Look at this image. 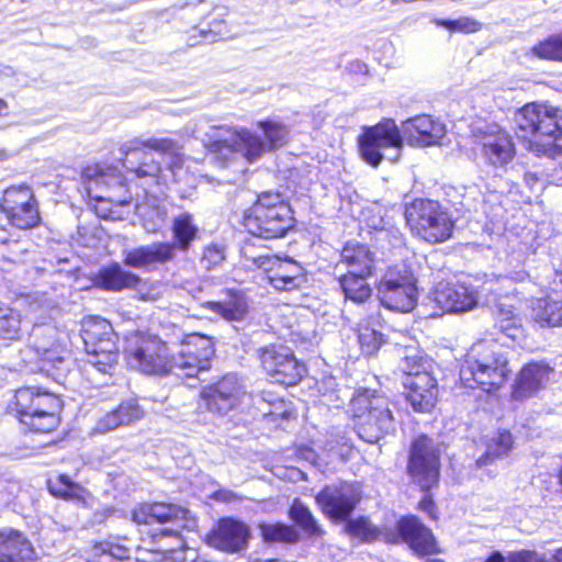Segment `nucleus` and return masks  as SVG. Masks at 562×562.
<instances>
[{
	"label": "nucleus",
	"mask_w": 562,
	"mask_h": 562,
	"mask_svg": "<svg viewBox=\"0 0 562 562\" xmlns=\"http://www.w3.org/2000/svg\"><path fill=\"white\" fill-rule=\"evenodd\" d=\"M82 177L88 182L89 191L102 186L106 188L124 186V177L113 166H102L99 164L87 166L82 170Z\"/></svg>",
	"instance_id": "473e14b6"
},
{
	"label": "nucleus",
	"mask_w": 562,
	"mask_h": 562,
	"mask_svg": "<svg viewBox=\"0 0 562 562\" xmlns=\"http://www.w3.org/2000/svg\"><path fill=\"white\" fill-rule=\"evenodd\" d=\"M475 149L484 161L495 168L506 167L516 155L510 134L498 124L485 120H474L470 124Z\"/></svg>",
	"instance_id": "9d476101"
},
{
	"label": "nucleus",
	"mask_w": 562,
	"mask_h": 562,
	"mask_svg": "<svg viewBox=\"0 0 562 562\" xmlns=\"http://www.w3.org/2000/svg\"><path fill=\"white\" fill-rule=\"evenodd\" d=\"M532 317L541 326H561L562 300L553 297L537 299L532 304Z\"/></svg>",
	"instance_id": "f704fd0d"
},
{
	"label": "nucleus",
	"mask_w": 562,
	"mask_h": 562,
	"mask_svg": "<svg viewBox=\"0 0 562 562\" xmlns=\"http://www.w3.org/2000/svg\"><path fill=\"white\" fill-rule=\"evenodd\" d=\"M48 488L53 495L65 499L82 498L85 492L82 486L72 482L70 477L65 474L58 475L55 480H49Z\"/></svg>",
	"instance_id": "c03bdc74"
},
{
	"label": "nucleus",
	"mask_w": 562,
	"mask_h": 562,
	"mask_svg": "<svg viewBox=\"0 0 562 562\" xmlns=\"http://www.w3.org/2000/svg\"><path fill=\"white\" fill-rule=\"evenodd\" d=\"M12 404L16 418L30 431L50 432L59 425L63 402L53 392L38 386H23L15 391Z\"/></svg>",
	"instance_id": "0eeeda50"
},
{
	"label": "nucleus",
	"mask_w": 562,
	"mask_h": 562,
	"mask_svg": "<svg viewBox=\"0 0 562 562\" xmlns=\"http://www.w3.org/2000/svg\"><path fill=\"white\" fill-rule=\"evenodd\" d=\"M0 206L11 224L19 228H31L40 222L37 203L27 186L8 188L3 193Z\"/></svg>",
	"instance_id": "6ab92c4d"
},
{
	"label": "nucleus",
	"mask_w": 562,
	"mask_h": 562,
	"mask_svg": "<svg viewBox=\"0 0 562 562\" xmlns=\"http://www.w3.org/2000/svg\"><path fill=\"white\" fill-rule=\"evenodd\" d=\"M259 529L266 542L295 543L300 539L299 531L282 522L260 524Z\"/></svg>",
	"instance_id": "79ce46f5"
},
{
	"label": "nucleus",
	"mask_w": 562,
	"mask_h": 562,
	"mask_svg": "<svg viewBox=\"0 0 562 562\" xmlns=\"http://www.w3.org/2000/svg\"><path fill=\"white\" fill-rule=\"evenodd\" d=\"M359 501V487L350 483H342L339 486H326L316 495V502L324 514L333 519L349 517Z\"/></svg>",
	"instance_id": "412c9836"
},
{
	"label": "nucleus",
	"mask_w": 562,
	"mask_h": 562,
	"mask_svg": "<svg viewBox=\"0 0 562 562\" xmlns=\"http://www.w3.org/2000/svg\"><path fill=\"white\" fill-rule=\"evenodd\" d=\"M243 256L246 262L262 269L269 283L278 291H292L304 281L303 267L293 259H281L267 254L254 255L245 247Z\"/></svg>",
	"instance_id": "2eb2a0df"
},
{
	"label": "nucleus",
	"mask_w": 562,
	"mask_h": 562,
	"mask_svg": "<svg viewBox=\"0 0 562 562\" xmlns=\"http://www.w3.org/2000/svg\"><path fill=\"white\" fill-rule=\"evenodd\" d=\"M544 562H562V547L558 550H555L554 554L552 555L551 560H548L544 557Z\"/></svg>",
	"instance_id": "052dcab7"
},
{
	"label": "nucleus",
	"mask_w": 562,
	"mask_h": 562,
	"mask_svg": "<svg viewBox=\"0 0 562 562\" xmlns=\"http://www.w3.org/2000/svg\"><path fill=\"white\" fill-rule=\"evenodd\" d=\"M33 347L41 364L40 370L49 372L50 369H59L67 353L66 346L57 337L56 328L52 326L36 327L33 331Z\"/></svg>",
	"instance_id": "b1692460"
},
{
	"label": "nucleus",
	"mask_w": 562,
	"mask_h": 562,
	"mask_svg": "<svg viewBox=\"0 0 562 562\" xmlns=\"http://www.w3.org/2000/svg\"><path fill=\"white\" fill-rule=\"evenodd\" d=\"M260 360L273 383L295 385L305 373V367L297 361L290 348L283 345L262 348Z\"/></svg>",
	"instance_id": "f3484780"
},
{
	"label": "nucleus",
	"mask_w": 562,
	"mask_h": 562,
	"mask_svg": "<svg viewBox=\"0 0 562 562\" xmlns=\"http://www.w3.org/2000/svg\"><path fill=\"white\" fill-rule=\"evenodd\" d=\"M32 543L20 531L0 529V562H34Z\"/></svg>",
	"instance_id": "cd10ccee"
},
{
	"label": "nucleus",
	"mask_w": 562,
	"mask_h": 562,
	"mask_svg": "<svg viewBox=\"0 0 562 562\" xmlns=\"http://www.w3.org/2000/svg\"><path fill=\"white\" fill-rule=\"evenodd\" d=\"M225 258V246L212 243L204 247L200 262L204 269L211 270L221 266Z\"/></svg>",
	"instance_id": "603ef678"
},
{
	"label": "nucleus",
	"mask_w": 562,
	"mask_h": 562,
	"mask_svg": "<svg viewBox=\"0 0 562 562\" xmlns=\"http://www.w3.org/2000/svg\"><path fill=\"white\" fill-rule=\"evenodd\" d=\"M202 306L227 321L241 319L247 312V304L240 295H233L223 302L206 301Z\"/></svg>",
	"instance_id": "4c0bfd02"
},
{
	"label": "nucleus",
	"mask_w": 562,
	"mask_h": 562,
	"mask_svg": "<svg viewBox=\"0 0 562 562\" xmlns=\"http://www.w3.org/2000/svg\"><path fill=\"white\" fill-rule=\"evenodd\" d=\"M198 226L193 223V217L189 213H182L175 217L172 223V234L175 238V249L179 248L186 251L191 243L196 238Z\"/></svg>",
	"instance_id": "e433bc0d"
},
{
	"label": "nucleus",
	"mask_w": 562,
	"mask_h": 562,
	"mask_svg": "<svg viewBox=\"0 0 562 562\" xmlns=\"http://www.w3.org/2000/svg\"><path fill=\"white\" fill-rule=\"evenodd\" d=\"M244 225L254 236L265 239L279 238L294 226L290 204L279 192L266 191L245 214Z\"/></svg>",
	"instance_id": "6e6552de"
},
{
	"label": "nucleus",
	"mask_w": 562,
	"mask_h": 562,
	"mask_svg": "<svg viewBox=\"0 0 562 562\" xmlns=\"http://www.w3.org/2000/svg\"><path fill=\"white\" fill-rule=\"evenodd\" d=\"M8 113V105L7 103L0 99V115H7Z\"/></svg>",
	"instance_id": "0e129e2a"
},
{
	"label": "nucleus",
	"mask_w": 562,
	"mask_h": 562,
	"mask_svg": "<svg viewBox=\"0 0 562 562\" xmlns=\"http://www.w3.org/2000/svg\"><path fill=\"white\" fill-rule=\"evenodd\" d=\"M358 339L362 352L367 356L374 355L383 342V335L373 326L360 324Z\"/></svg>",
	"instance_id": "49530a36"
},
{
	"label": "nucleus",
	"mask_w": 562,
	"mask_h": 562,
	"mask_svg": "<svg viewBox=\"0 0 562 562\" xmlns=\"http://www.w3.org/2000/svg\"><path fill=\"white\" fill-rule=\"evenodd\" d=\"M210 497L216 502L233 503L238 501L240 497L231 490L221 488L213 492Z\"/></svg>",
	"instance_id": "4d7b16f0"
},
{
	"label": "nucleus",
	"mask_w": 562,
	"mask_h": 562,
	"mask_svg": "<svg viewBox=\"0 0 562 562\" xmlns=\"http://www.w3.org/2000/svg\"><path fill=\"white\" fill-rule=\"evenodd\" d=\"M396 530L397 533H386L384 540L396 543L401 538L418 555L440 553L432 531L416 516L402 517L396 524Z\"/></svg>",
	"instance_id": "aec40b11"
},
{
	"label": "nucleus",
	"mask_w": 562,
	"mask_h": 562,
	"mask_svg": "<svg viewBox=\"0 0 562 562\" xmlns=\"http://www.w3.org/2000/svg\"><path fill=\"white\" fill-rule=\"evenodd\" d=\"M201 34L204 37V42H213V41H215V35L213 34L212 31L201 30Z\"/></svg>",
	"instance_id": "680f3d73"
},
{
	"label": "nucleus",
	"mask_w": 562,
	"mask_h": 562,
	"mask_svg": "<svg viewBox=\"0 0 562 562\" xmlns=\"http://www.w3.org/2000/svg\"><path fill=\"white\" fill-rule=\"evenodd\" d=\"M419 508L432 517L434 503L429 495H425L423 497V499L419 502Z\"/></svg>",
	"instance_id": "bf43d9fd"
},
{
	"label": "nucleus",
	"mask_w": 562,
	"mask_h": 562,
	"mask_svg": "<svg viewBox=\"0 0 562 562\" xmlns=\"http://www.w3.org/2000/svg\"><path fill=\"white\" fill-rule=\"evenodd\" d=\"M552 369L544 363H529L525 366L514 385L515 400H524L532 396L548 382Z\"/></svg>",
	"instance_id": "c85d7f7f"
},
{
	"label": "nucleus",
	"mask_w": 562,
	"mask_h": 562,
	"mask_svg": "<svg viewBox=\"0 0 562 562\" xmlns=\"http://www.w3.org/2000/svg\"><path fill=\"white\" fill-rule=\"evenodd\" d=\"M435 24L437 26L445 27L451 32H459L465 34L475 33L482 29L481 22L469 16H461L456 20H435Z\"/></svg>",
	"instance_id": "3c124183"
},
{
	"label": "nucleus",
	"mask_w": 562,
	"mask_h": 562,
	"mask_svg": "<svg viewBox=\"0 0 562 562\" xmlns=\"http://www.w3.org/2000/svg\"><path fill=\"white\" fill-rule=\"evenodd\" d=\"M137 295L143 301H156L158 299V292L153 284H147L140 280V283L134 288Z\"/></svg>",
	"instance_id": "5fc2aeb1"
},
{
	"label": "nucleus",
	"mask_w": 562,
	"mask_h": 562,
	"mask_svg": "<svg viewBox=\"0 0 562 562\" xmlns=\"http://www.w3.org/2000/svg\"><path fill=\"white\" fill-rule=\"evenodd\" d=\"M191 550L192 549L188 548L171 550L164 557V562H186L187 560L191 561Z\"/></svg>",
	"instance_id": "6e6d98bb"
},
{
	"label": "nucleus",
	"mask_w": 562,
	"mask_h": 562,
	"mask_svg": "<svg viewBox=\"0 0 562 562\" xmlns=\"http://www.w3.org/2000/svg\"><path fill=\"white\" fill-rule=\"evenodd\" d=\"M130 555V550L113 541H102L92 548L90 562H122Z\"/></svg>",
	"instance_id": "a19ab883"
},
{
	"label": "nucleus",
	"mask_w": 562,
	"mask_h": 562,
	"mask_svg": "<svg viewBox=\"0 0 562 562\" xmlns=\"http://www.w3.org/2000/svg\"><path fill=\"white\" fill-rule=\"evenodd\" d=\"M557 274L560 277V282L562 283V261L557 268Z\"/></svg>",
	"instance_id": "69168bd1"
},
{
	"label": "nucleus",
	"mask_w": 562,
	"mask_h": 562,
	"mask_svg": "<svg viewBox=\"0 0 562 562\" xmlns=\"http://www.w3.org/2000/svg\"><path fill=\"white\" fill-rule=\"evenodd\" d=\"M430 363L417 355H406L402 361L401 369L405 376L417 372H429Z\"/></svg>",
	"instance_id": "864d4df0"
},
{
	"label": "nucleus",
	"mask_w": 562,
	"mask_h": 562,
	"mask_svg": "<svg viewBox=\"0 0 562 562\" xmlns=\"http://www.w3.org/2000/svg\"><path fill=\"white\" fill-rule=\"evenodd\" d=\"M375 265V254L367 245L360 243H347L340 254V262L337 266L346 268V272L372 276Z\"/></svg>",
	"instance_id": "c756f323"
},
{
	"label": "nucleus",
	"mask_w": 562,
	"mask_h": 562,
	"mask_svg": "<svg viewBox=\"0 0 562 562\" xmlns=\"http://www.w3.org/2000/svg\"><path fill=\"white\" fill-rule=\"evenodd\" d=\"M514 120L529 151L548 157L562 151V109L530 102L516 111Z\"/></svg>",
	"instance_id": "20e7f679"
},
{
	"label": "nucleus",
	"mask_w": 562,
	"mask_h": 562,
	"mask_svg": "<svg viewBox=\"0 0 562 562\" xmlns=\"http://www.w3.org/2000/svg\"><path fill=\"white\" fill-rule=\"evenodd\" d=\"M249 528L233 517L221 518L206 536L210 547L227 553L241 551L249 539Z\"/></svg>",
	"instance_id": "5701e85b"
},
{
	"label": "nucleus",
	"mask_w": 562,
	"mask_h": 562,
	"mask_svg": "<svg viewBox=\"0 0 562 562\" xmlns=\"http://www.w3.org/2000/svg\"><path fill=\"white\" fill-rule=\"evenodd\" d=\"M559 477H560V483H561V485H562V467H561V470H560V475H559Z\"/></svg>",
	"instance_id": "774afa93"
},
{
	"label": "nucleus",
	"mask_w": 562,
	"mask_h": 562,
	"mask_svg": "<svg viewBox=\"0 0 562 562\" xmlns=\"http://www.w3.org/2000/svg\"><path fill=\"white\" fill-rule=\"evenodd\" d=\"M484 562H544V554L535 550L510 551L503 555L499 551H494Z\"/></svg>",
	"instance_id": "09e8293b"
},
{
	"label": "nucleus",
	"mask_w": 562,
	"mask_h": 562,
	"mask_svg": "<svg viewBox=\"0 0 562 562\" xmlns=\"http://www.w3.org/2000/svg\"><path fill=\"white\" fill-rule=\"evenodd\" d=\"M513 448V437L509 431L501 430L491 438L487 443L486 454L477 460V464L484 465L490 460L507 456Z\"/></svg>",
	"instance_id": "37998d69"
},
{
	"label": "nucleus",
	"mask_w": 562,
	"mask_h": 562,
	"mask_svg": "<svg viewBox=\"0 0 562 562\" xmlns=\"http://www.w3.org/2000/svg\"><path fill=\"white\" fill-rule=\"evenodd\" d=\"M406 389V400L413 409L428 413L435 406L438 396V385L430 372H417L405 376L403 381Z\"/></svg>",
	"instance_id": "a878e982"
},
{
	"label": "nucleus",
	"mask_w": 562,
	"mask_h": 562,
	"mask_svg": "<svg viewBox=\"0 0 562 562\" xmlns=\"http://www.w3.org/2000/svg\"><path fill=\"white\" fill-rule=\"evenodd\" d=\"M372 228L375 229V239L380 243L387 241L390 248H397L403 245V236L401 231L385 221L383 217L379 220V223H373Z\"/></svg>",
	"instance_id": "8fccbe9b"
},
{
	"label": "nucleus",
	"mask_w": 562,
	"mask_h": 562,
	"mask_svg": "<svg viewBox=\"0 0 562 562\" xmlns=\"http://www.w3.org/2000/svg\"><path fill=\"white\" fill-rule=\"evenodd\" d=\"M257 125L262 131L265 139L244 127H221L220 138L210 146V151L216 164L227 167L238 157L252 164L266 153L276 150L288 142L290 131L283 123L265 120L259 121Z\"/></svg>",
	"instance_id": "f03ea898"
},
{
	"label": "nucleus",
	"mask_w": 562,
	"mask_h": 562,
	"mask_svg": "<svg viewBox=\"0 0 562 562\" xmlns=\"http://www.w3.org/2000/svg\"><path fill=\"white\" fill-rule=\"evenodd\" d=\"M510 373L507 356L492 339H480L468 350L460 369V381L469 389L498 390Z\"/></svg>",
	"instance_id": "39448f33"
},
{
	"label": "nucleus",
	"mask_w": 562,
	"mask_h": 562,
	"mask_svg": "<svg viewBox=\"0 0 562 562\" xmlns=\"http://www.w3.org/2000/svg\"><path fill=\"white\" fill-rule=\"evenodd\" d=\"M131 367L148 375L172 372V358L167 345L157 336L136 334L126 348Z\"/></svg>",
	"instance_id": "ddd939ff"
},
{
	"label": "nucleus",
	"mask_w": 562,
	"mask_h": 562,
	"mask_svg": "<svg viewBox=\"0 0 562 562\" xmlns=\"http://www.w3.org/2000/svg\"><path fill=\"white\" fill-rule=\"evenodd\" d=\"M22 336V317L19 312L0 308V347L19 340Z\"/></svg>",
	"instance_id": "58836bf2"
},
{
	"label": "nucleus",
	"mask_w": 562,
	"mask_h": 562,
	"mask_svg": "<svg viewBox=\"0 0 562 562\" xmlns=\"http://www.w3.org/2000/svg\"><path fill=\"white\" fill-rule=\"evenodd\" d=\"M144 415L136 400L123 401L115 409L102 416L95 427V432H108L121 426H127L139 420Z\"/></svg>",
	"instance_id": "7c9ffc66"
},
{
	"label": "nucleus",
	"mask_w": 562,
	"mask_h": 562,
	"mask_svg": "<svg viewBox=\"0 0 562 562\" xmlns=\"http://www.w3.org/2000/svg\"><path fill=\"white\" fill-rule=\"evenodd\" d=\"M350 412L355 429L366 442L376 443L394 430L390 401L376 391L358 390L350 401Z\"/></svg>",
	"instance_id": "423d86ee"
},
{
	"label": "nucleus",
	"mask_w": 562,
	"mask_h": 562,
	"mask_svg": "<svg viewBox=\"0 0 562 562\" xmlns=\"http://www.w3.org/2000/svg\"><path fill=\"white\" fill-rule=\"evenodd\" d=\"M175 258V245L153 243L125 251L124 263L136 269H151Z\"/></svg>",
	"instance_id": "bb28decb"
},
{
	"label": "nucleus",
	"mask_w": 562,
	"mask_h": 562,
	"mask_svg": "<svg viewBox=\"0 0 562 562\" xmlns=\"http://www.w3.org/2000/svg\"><path fill=\"white\" fill-rule=\"evenodd\" d=\"M369 274L345 272L338 277V282L345 297L356 302H366L372 293V290L368 283Z\"/></svg>",
	"instance_id": "72a5a7b5"
},
{
	"label": "nucleus",
	"mask_w": 562,
	"mask_h": 562,
	"mask_svg": "<svg viewBox=\"0 0 562 562\" xmlns=\"http://www.w3.org/2000/svg\"><path fill=\"white\" fill-rule=\"evenodd\" d=\"M243 394L244 390L238 376L226 374L201 391V401L209 411L226 414L239 403Z\"/></svg>",
	"instance_id": "4be33fe9"
},
{
	"label": "nucleus",
	"mask_w": 562,
	"mask_h": 562,
	"mask_svg": "<svg viewBox=\"0 0 562 562\" xmlns=\"http://www.w3.org/2000/svg\"><path fill=\"white\" fill-rule=\"evenodd\" d=\"M124 166L137 178H150L156 183L179 182L183 178L184 158L181 147L166 137L134 139L122 148Z\"/></svg>",
	"instance_id": "7ed1b4c3"
},
{
	"label": "nucleus",
	"mask_w": 562,
	"mask_h": 562,
	"mask_svg": "<svg viewBox=\"0 0 562 562\" xmlns=\"http://www.w3.org/2000/svg\"><path fill=\"white\" fill-rule=\"evenodd\" d=\"M289 517L300 526V528L311 537H319L323 529L317 524L313 514L300 499H294L289 509Z\"/></svg>",
	"instance_id": "ea45409f"
},
{
	"label": "nucleus",
	"mask_w": 562,
	"mask_h": 562,
	"mask_svg": "<svg viewBox=\"0 0 562 562\" xmlns=\"http://www.w3.org/2000/svg\"><path fill=\"white\" fill-rule=\"evenodd\" d=\"M496 326L505 337L514 342H520L525 338V329L517 313L510 305L499 304L496 313Z\"/></svg>",
	"instance_id": "c9c22d12"
},
{
	"label": "nucleus",
	"mask_w": 562,
	"mask_h": 562,
	"mask_svg": "<svg viewBox=\"0 0 562 562\" xmlns=\"http://www.w3.org/2000/svg\"><path fill=\"white\" fill-rule=\"evenodd\" d=\"M346 530L363 541H373L382 536V532L364 517L349 520Z\"/></svg>",
	"instance_id": "de8ad7c7"
},
{
	"label": "nucleus",
	"mask_w": 562,
	"mask_h": 562,
	"mask_svg": "<svg viewBox=\"0 0 562 562\" xmlns=\"http://www.w3.org/2000/svg\"><path fill=\"white\" fill-rule=\"evenodd\" d=\"M426 562H445L441 559H428Z\"/></svg>",
	"instance_id": "338daca9"
},
{
	"label": "nucleus",
	"mask_w": 562,
	"mask_h": 562,
	"mask_svg": "<svg viewBox=\"0 0 562 562\" xmlns=\"http://www.w3.org/2000/svg\"><path fill=\"white\" fill-rule=\"evenodd\" d=\"M404 215L411 229L428 243H442L452 234L451 216L437 201L417 199L406 206Z\"/></svg>",
	"instance_id": "1a4fd4ad"
},
{
	"label": "nucleus",
	"mask_w": 562,
	"mask_h": 562,
	"mask_svg": "<svg viewBox=\"0 0 562 562\" xmlns=\"http://www.w3.org/2000/svg\"><path fill=\"white\" fill-rule=\"evenodd\" d=\"M214 353L211 337L199 333L186 335L178 355L172 357V372L177 375L195 378L211 368Z\"/></svg>",
	"instance_id": "4468645a"
},
{
	"label": "nucleus",
	"mask_w": 562,
	"mask_h": 562,
	"mask_svg": "<svg viewBox=\"0 0 562 562\" xmlns=\"http://www.w3.org/2000/svg\"><path fill=\"white\" fill-rule=\"evenodd\" d=\"M524 181L530 190L542 188V180L539 178L537 172L527 171L524 176Z\"/></svg>",
	"instance_id": "13d9d810"
},
{
	"label": "nucleus",
	"mask_w": 562,
	"mask_h": 562,
	"mask_svg": "<svg viewBox=\"0 0 562 562\" xmlns=\"http://www.w3.org/2000/svg\"><path fill=\"white\" fill-rule=\"evenodd\" d=\"M132 519L136 524L171 522L175 528L165 529L166 533H178L179 529H193L196 526L190 510L168 503L142 504L133 509Z\"/></svg>",
	"instance_id": "a211bd4d"
},
{
	"label": "nucleus",
	"mask_w": 562,
	"mask_h": 562,
	"mask_svg": "<svg viewBox=\"0 0 562 562\" xmlns=\"http://www.w3.org/2000/svg\"><path fill=\"white\" fill-rule=\"evenodd\" d=\"M408 471L422 490H430L439 479V450L432 439L420 436L411 447Z\"/></svg>",
	"instance_id": "dca6fc26"
},
{
	"label": "nucleus",
	"mask_w": 562,
	"mask_h": 562,
	"mask_svg": "<svg viewBox=\"0 0 562 562\" xmlns=\"http://www.w3.org/2000/svg\"><path fill=\"white\" fill-rule=\"evenodd\" d=\"M436 304L445 312L464 313L477 304V292L464 282L439 283L434 293Z\"/></svg>",
	"instance_id": "393cba45"
},
{
	"label": "nucleus",
	"mask_w": 562,
	"mask_h": 562,
	"mask_svg": "<svg viewBox=\"0 0 562 562\" xmlns=\"http://www.w3.org/2000/svg\"><path fill=\"white\" fill-rule=\"evenodd\" d=\"M98 283L105 290L121 291L135 288L140 283V279L135 273L125 271L120 265L114 263L100 270Z\"/></svg>",
	"instance_id": "2f4dec72"
},
{
	"label": "nucleus",
	"mask_w": 562,
	"mask_h": 562,
	"mask_svg": "<svg viewBox=\"0 0 562 562\" xmlns=\"http://www.w3.org/2000/svg\"><path fill=\"white\" fill-rule=\"evenodd\" d=\"M82 340L88 362L102 373L109 372L117 360V338L110 322L91 317L83 323Z\"/></svg>",
	"instance_id": "9b49d317"
},
{
	"label": "nucleus",
	"mask_w": 562,
	"mask_h": 562,
	"mask_svg": "<svg viewBox=\"0 0 562 562\" xmlns=\"http://www.w3.org/2000/svg\"><path fill=\"white\" fill-rule=\"evenodd\" d=\"M345 448H347V445H346V443H344V445L340 447L339 451H336V450H335V447H330V448H329V451H330L333 454H335V456L342 457V454H344V451H342V450H344Z\"/></svg>",
	"instance_id": "e2e57ef3"
},
{
	"label": "nucleus",
	"mask_w": 562,
	"mask_h": 562,
	"mask_svg": "<svg viewBox=\"0 0 562 562\" xmlns=\"http://www.w3.org/2000/svg\"><path fill=\"white\" fill-rule=\"evenodd\" d=\"M531 54L541 59L562 61V33L539 42L531 48Z\"/></svg>",
	"instance_id": "a18cd8bd"
},
{
	"label": "nucleus",
	"mask_w": 562,
	"mask_h": 562,
	"mask_svg": "<svg viewBox=\"0 0 562 562\" xmlns=\"http://www.w3.org/2000/svg\"><path fill=\"white\" fill-rule=\"evenodd\" d=\"M417 280L413 272L405 267H391L381 278L378 285V296L387 310L407 313L417 303Z\"/></svg>",
	"instance_id": "f8f14e48"
},
{
	"label": "nucleus",
	"mask_w": 562,
	"mask_h": 562,
	"mask_svg": "<svg viewBox=\"0 0 562 562\" xmlns=\"http://www.w3.org/2000/svg\"><path fill=\"white\" fill-rule=\"evenodd\" d=\"M447 133L446 126L430 115H417L402 123L401 130L393 120L366 127L359 137L361 157L376 167L383 159L392 162L400 157L403 140L416 146H432L440 143Z\"/></svg>",
	"instance_id": "f257e3e1"
}]
</instances>
